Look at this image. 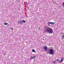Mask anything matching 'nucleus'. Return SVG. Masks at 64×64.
Returning <instances> with one entry per match:
<instances>
[{
	"label": "nucleus",
	"instance_id": "1",
	"mask_svg": "<svg viewBox=\"0 0 64 64\" xmlns=\"http://www.w3.org/2000/svg\"><path fill=\"white\" fill-rule=\"evenodd\" d=\"M45 32L46 33H48L49 34H52L53 32V30L52 28H50L48 26H46V27Z\"/></svg>",
	"mask_w": 64,
	"mask_h": 64
},
{
	"label": "nucleus",
	"instance_id": "2",
	"mask_svg": "<svg viewBox=\"0 0 64 64\" xmlns=\"http://www.w3.org/2000/svg\"><path fill=\"white\" fill-rule=\"evenodd\" d=\"M48 53L50 55H53L54 54V50L53 49L50 48L49 49Z\"/></svg>",
	"mask_w": 64,
	"mask_h": 64
},
{
	"label": "nucleus",
	"instance_id": "3",
	"mask_svg": "<svg viewBox=\"0 0 64 64\" xmlns=\"http://www.w3.org/2000/svg\"><path fill=\"white\" fill-rule=\"evenodd\" d=\"M43 49L44 50V51H45V52H46L47 51V50L48 49V48H47V47L46 46H45L44 47H43Z\"/></svg>",
	"mask_w": 64,
	"mask_h": 64
},
{
	"label": "nucleus",
	"instance_id": "4",
	"mask_svg": "<svg viewBox=\"0 0 64 64\" xmlns=\"http://www.w3.org/2000/svg\"><path fill=\"white\" fill-rule=\"evenodd\" d=\"M18 24H20V25H22L23 24V22H22V20H20V21H19L18 22Z\"/></svg>",
	"mask_w": 64,
	"mask_h": 64
},
{
	"label": "nucleus",
	"instance_id": "5",
	"mask_svg": "<svg viewBox=\"0 0 64 64\" xmlns=\"http://www.w3.org/2000/svg\"><path fill=\"white\" fill-rule=\"evenodd\" d=\"M36 58V56H32L30 58V59H31V60H32V59H34V58Z\"/></svg>",
	"mask_w": 64,
	"mask_h": 64
},
{
	"label": "nucleus",
	"instance_id": "6",
	"mask_svg": "<svg viewBox=\"0 0 64 64\" xmlns=\"http://www.w3.org/2000/svg\"><path fill=\"white\" fill-rule=\"evenodd\" d=\"M50 24H52V25H54L55 24V22H50Z\"/></svg>",
	"mask_w": 64,
	"mask_h": 64
},
{
	"label": "nucleus",
	"instance_id": "7",
	"mask_svg": "<svg viewBox=\"0 0 64 64\" xmlns=\"http://www.w3.org/2000/svg\"><path fill=\"white\" fill-rule=\"evenodd\" d=\"M63 60H64V58L62 57V58L60 61V63H62V62H63Z\"/></svg>",
	"mask_w": 64,
	"mask_h": 64
},
{
	"label": "nucleus",
	"instance_id": "8",
	"mask_svg": "<svg viewBox=\"0 0 64 64\" xmlns=\"http://www.w3.org/2000/svg\"><path fill=\"white\" fill-rule=\"evenodd\" d=\"M59 60H60L58 59H56V61H57V62H58V61H59V62H60V61H59Z\"/></svg>",
	"mask_w": 64,
	"mask_h": 64
},
{
	"label": "nucleus",
	"instance_id": "9",
	"mask_svg": "<svg viewBox=\"0 0 64 64\" xmlns=\"http://www.w3.org/2000/svg\"><path fill=\"white\" fill-rule=\"evenodd\" d=\"M62 39H64V34H63V35H62Z\"/></svg>",
	"mask_w": 64,
	"mask_h": 64
},
{
	"label": "nucleus",
	"instance_id": "10",
	"mask_svg": "<svg viewBox=\"0 0 64 64\" xmlns=\"http://www.w3.org/2000/svg\"><path fill=\"white\" fill-rule=\"evenodd\" d=\"M8 23H5L4 24V25H8Z\"/></svg>",
	"mask_w": 64,
	"mask_h": 64
},
{
	"label": "nucleus",
	"instance_id": "11",
	"mask_svg": "<svg viewBox=\"0 0 64 64\" xmlns=\"http://www.w3.org/2000/svg\"><path fill=\"white\" fill-rule=\"evenodd\" d=\"M32 51L33 52H36L35 50H32Z\"/></svg>",
	"mask_w": 64,
	"mask_h": 64
},
{
	"label": "nucleus",
	"instance_id": "12",
	"mask_svg": "<svg viewBox=\"0 0 64 64\" xmlns=\"http://www.w3.org/2000/svg\"><path fill=\"white\" fill-rule=\"evenodd\" d=\"M52 64H54V63H56V62L55 61H52Z\"/></svg>",
	"mask_w": 64,
	"mask_h": 64
},
{
	"label": "nucleus",
	"instance_id": "13",
	"mask_svg": "<svg viewBox=\"0 0 64 64\" xmlns=\"http://www.w3.org/2000/svg\"><path fill=\"white\" fill-rule=\"evenodd\" d=\"M22 22L24 23H25V22H26V21L23 20H22Z\"/></svg>",
	"mask_w": 64,
	"mask_h": 64
},
{
	"label": "nucleus",
	"instance_id": "14",
	"mask_svg": "<svg viewBox=\"0 0 64 64\" xmlns=\"http://www.w3.org/2000/svg\"><path fill=\"white\" fill-rule=\"evenodd\" d=\"M48 26H50V22H48Z\"/></svg>",
	"mask_w": 64,
	"mask_h": 64
},
{
	"label": "nucleus",
	"instance_id": "15",
	"mask_svg": "<svg viewBox=\"0 0 64 64\" xmlns=\"http://www.w3.org/2000/svg\"><path fill=\"white\" fill-rule=\"evenodd\" d=\"M26 5H28V3L26 2Z\"/></svg>",
	"mask_w": 64,
	"mask_h": 64
},
{
	"label": "nucleus",
	"instance_id": "16",
	"mask_svg": "<svg viewBox=\"0 0 64 64\" xmlns=\"http://www.w3.org/2000/svg\"><path fill=\"white\" fill-rule=\"evenodd\" d=\"M11 29V30H13V28H12Z\"/></svg>",
	"mask_w": 64,
	"mask_h": 64
},
{
	"label": "nucleus",
	"instance_id": "17",
	"mask_svg": "<svg viewBox=\"0 0 64 64\" xmlns=\"http://www.w3.org/2000/svg\"><path fill=\"white\" fill-rule=\"evenodd\" d=\"M40 27H39L38 28V29H40Z\"/></svg>",
	"mask_w": 64,
	"mask_h": 64
},
{
	"label": "nucleus",
	"instance_id": "18",
	"mask_svg": "<svg viewBox=\"0 0 64 64\" xmlns=\"http://www.w3.org/2000/svg\"><path fill=\"white\" fill-rule=\"evenodd\" d=\"M43 40H44V39H43Z\"/></svg>",
	"mask_w": 64,
	"mask_h": 64
},
{
	"label": "nucleus",
	"instance_id": "19",
	"mask_svg": "<svg viewBox=\"0 0 64 64\" xmlns=\"http://www.w3.org/2000/svg\"><path fill=\"white\" fill-rule=\"evenodd\" d=\"M17 1L18 2V1Z\"/></svg>",
	"mask_w": 64,
	"mask_h": 64
},
{
	"label": "nucleus",
	"instance_id": "20",
	"mask_svg": "<svg viewBox=\"0 0 64 64\" xmlns=\"http://www.w3.org/2000/svg\"><path fill=\"white\" fill-rule=\"evenodd\" d=\"M26 43H27V42H26Z\"/></svg>",
	"mask_w": 64,
	"mask_h": 64
},
{
	"label": "nucleus",
	"instance_id": "21",
	"mask_svg": "<svg viewBox=\"0 0 64 64\" xmlns=\"http://www.w3.org/2000/svg\"><path fill=\"white\" fill-rule=\"evenodd\" d=\"M53 3H54V2H53Z\"/></svg>",
	"mask_w": 64,
	"mask_h": 64
},
{
	"label": "nucleus",
	"instance_id": "22",
	"mask_svg": "<svg viewBox=\"0 0 64 64\" xmlns=\"http://www.w3.org/2000/svg\"><path fill=\"white\" fill-rule=\"evenodd\" d=\"M34 59H35V58H34Z\"/></svg>",
	"mask_w": 64,
	"mask_h": 64
}]
</instances>
